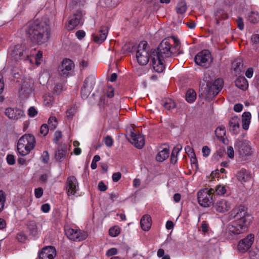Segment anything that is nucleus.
<instances>
[{
    "label": "nucleus",
    "instance_id": "obj_55",
    "mask_svg": "<svg viewBox=\"0 0 259 259\" xmlns=\"http://www.w3.org/2000/svg\"><path fill=\"white\" fill-rule=\"evenodd\" d=\"M34 193L35 197L37 198H39L42 196L43 194V190L41 188H36L35 189Z\"/></svg>",
    "mask_w": 259,
    "mask_h": 259
},
{
    "label": "nucleus",
    "instance_id": "obj_44",
    "mask_svg": "<svg viewBox=\"0 0 259 259\" xmlns=\"http://www.w3.org/2000/svg\"><path fill=\"white\" fill-rule=\"evenodd\" d=\"M49 128V127L47 124H44L40 128V133L43 136H46L48 133Z\"/></svg>",
    "mask_w": 259,
    "mask_h": 259
},
{
    "label": "nucleus",
    "instance_id": "obj_27",
    "mask_svg": "<svg viewBox=\"0 0 259 259\" xmlns=\"http://www.w3.org/2000/svg\"><path fill=\"white\" fill-rule=\"evenodd\" d=\"M33 90V81L32 79H28V80H24L22 87L21 90L27 94L32 92Z\"/></svg>",
    "mask_w": 259,
    "mask_h": 259
},
{
    "label": "nucleus",
    "instance_id": "obj_14",
    "mask_svg": "<svg viewBox=\"0 0 259 259\" xmlns=\"http://www.w3.org/2000/svg\"><path fill=\"white\" fill-rule=\"evenodd\" d=\"M82 18V12L80 10H77L76 13L69 17L68 22L66 25V28L68 30L74 29L81 22Z\"/></svg>",
    "mask_w": 259,
    "mask_h": 259
},
{
    "label": "nucleus",
    "instance_id": "obj_25",
    "mask_svg": "<svg viewBox=\"0 0 259 259\" xmlns=\"http://www.w3.org/2000/svg\"><path fill=\"white\" fill-rule=\"evenodd\" d=\"M22 47L18 45L11 48L9 52L15 59H22Z\"/></svg>",
    "mask_w": 259,
    "mask_h": 259
},
{
    "label": "nucleus",
    "instance_id": "obj_6",
    "mask_svg": "<svg viewBox=\"0 0 259 259\" xmlns=\"http://www.w3.org/2000/svg\"><path fill=\"white\" fill-rule=\"evenodd\" d=\"M151 57V51L146 41H142L138 45L136 52V58L138 63L141 65H145L149 61Z\"/></svg>",
    "mask_w": 259,
    "mask_h": 259
},
{
    "label": "nucleus",
    "instance_id": "obj_50",
    "mask_svg": "<svg viewBox=\"0 0 259 259\" xmlns=\"http://www.w3.org/2000/svg\"><path fill=\"white\" fill-rule=\"evenodd\" d=\"M202 152L203 156L205 157H207L210 154V149L207 146H203L202 149Z\"/></svg>",
    "mask_w": 259,
    "mask_h": 259
},
{
    "label": "nucleus",
    "instance_id": "obj_42",
    "mask_svg": "<svg viewBox=\"0 0 259 259\" xmlns=\"http://www.w3.org/2000/svg\"><path fill=\"white\" fill-rule=\"evenodd\" d=\"M249 255L250 259H259V250L257 248L252 249L249 251Z\"/></svg>",
    "mask_w": 259,
    "mask_h": 259
},
{
    "label": "nucleus",
    "instance_id": "obj_15",
    "mask_svg": "<svg viewBox=\"0 0 259 259\" xmlns=\"http://www.w3.org/2000/svg\"><path fill=\"white\" fill-rule=\"evenodd\" d=\"M254 241V235L249 234L245 238L241 240L237 245V250L239 252L244 253L251 247Z\"/></svg>",
    "mask_w": 259,
    "mask_h": 259
},
{
    "label": "nucleus",
    "instance_id": "obj_41",
    "mask_svg": "<svg viewBox=\"0 0 259 259\" xmlns=\"http://www.w3.org/2000/svg\"><path fill=\"white\" fill-rule=\"evenodd\" d=\"M120 229L117 226L111 228L109 230V234L112 237H116L120 233Z\"/></svg>",
    "mask_w": 259,
    "mask_h": 259
},
{
    "label": "nucleus",
    "instance_id": "obj_61",
    "mask_svg": "<svg viewBox=\"0 0 259 259\" xmlns=\"http://www.w3.org/2000/svg\"><path fill=\"white\" fill-rule=\"evenodd\" d=\"M107 96L109 98H112L114 96V89L112 87H110L108 88Z\"/></svg>",
    "mask_w": 259,
    "mask_h": 259
},
{
    "label": "nucleus",
    "instance_id": "obj_60",
    "mask_svg": "<svg viewBox=\"0 0 259 259\" xmlns=\"http://www.w3.org/2000/svg\"><path fill=\"white\" fill-rule=\"evenodd\" d=\"M41 209L44 212H48L50 209V205L48 203H45L41 205Z\"/></svg>",
    "mask_w": 259,
    "mask_h": 259
},
{
    "label": "nucleus",
    "instance_id": "obj_37",
    "mask_svg": "<svg viewBox=\"0 0 259 259\" xmlns=\"http://www.w3.org/2000/svg\"><path fill=\"white\" fill-rule=\"evenodd\" d=\"M215 134L218 138H223L226 135V130L225 127L222 125L217 127L215 131Z\"/></svg>",
    "mask_w": 259,
    "mask_h": 259
},
{
    "label": "nucleus",
    "instance_id": "obj_10",
    "mask_svg": "<svg viewBox=\"0 0 259 259\" xmlns=\"http://www.w3.org/2000/svg\"><path fill=\"white\" fill-rule=\"evenodd\" d=\"M65 233L70 240L74 241H82L88 237V234L86 232L80 230L69 228L65 231Z\"/></svg>",
    "mask_w": 259,
    "mask_h": 259
},
{
    "label": "nucleus",
    "instance_id": "obj_64",
    "mask_svg": "<svg viewBox=\"0 0 259 259\" xmlns=\"http://www.w3.org/2000/svg\"><path fill=\"white\" fill-rule=\"evenodd\" d=\"M243 109V106L240 104H235L234 106V110L235 111L239 112L242 111Z\"/></svg>",
    "mask_w": 259,
    "mask_h": 259
},
{
    "label": "nucleus",
    "instance_id": "obj_23",
    "mask_svg": "<svg viewBox=\"0 0 259 259\" xmlns=\"http://www.w3.org/2000/svg\"><path fill=\"white\" fill-rule=\"evenodd\" d=\"M237 178L238 181L242 183L249 181L251 178V175L248 171L241 169L237 172Z\"/></svg>",
    "mask_w": 259,
    "mask_h": 259
},
{
    "label": "nucleus",
    "instance_id": "obj_30",
    "mask_svg": "<svg viewBox=\"0 0 259 259\" xmlns=\"http://www.w3.org/2000/svg\"><path fill=\"white\" fill-rule=\"evenodd\" d=\"M196 98V93L193 89L188 90L186 94V100L189 103L193 102Z\"/></svg>",
    "mask_w": 259,
    "mask_h": 259
},
{
    "label": "nucleus",
    "instance_id": "obj_18",
    "mask_svg": "<svg viewBox=\"0 0 259 259\" xmlns=\"http://www.w3.org/2000/svg\"><path fill=\"white\" fill-rule=\"evenodd\" d=\"M56 255V250L53 246L44 247L38 253V259H54Z\"/></svg>",
    "mask_w": 259,
    "mask_h": 259
},
{
    "label": "nucleus",
    "instance_id": "obj_45",
    "mask_svg": "<svg viewBox=\"0 0 259 259\" xmlns=\"http://www.w3.org/2000/svg\"><path fill=\"white\" fill-rule=\"evenodd\" d=\"M104 143L107 147H111L113 144V140L111 136H107L104 138Z\"/></svg>",
    "mask_w": 259,
    "mask_h": 259
},
{
    "label": "nucleus",
    "instance_id": "obj_26",
    "mask_svg": "<svg viewBox=\"0 0 259 259\" xmlns=\"http://www.w3.org/2000/svg\"><path fill=\"white\" fill-rule=\"evenodd\" d=\"M239 121L240 118L237 116H234L229 120V126L234 134H237L239 132L240 127Z\"/></svg>",
    "mask_w": 259,
    "mask_h": 259
},
{
    "label": "nucleus",
    "instance_id": "obj_13",
    "mask_svg": "<svg viewBox=\"0 0 259 259\" xmlns=\"http://www.w3.org/2000/svg\"><path fill=\"white\" fill-rule=\"evenodd\" d=\"M239 152L242 156L250 155L253 152V149L251 146V143L249 141H238L236 143Z\"/></svg>",
    "mask_w": 259,
    "mask_h": 259
},
{
    "label": "nucleus",
    "instance_id": "obj_24",
    "mask_svg": "<svg viewBox=\"0 0 259 259\" xmlns=\"http://www.w3.org/2000/svg\"><path fill=\"white\" fill-rule=\"evenodd\" d=\"M142 229L144 231H148L152 225V220L150 216L148 214L144 215L140 221Z\"/></svg>",
    "mask_w": 259,
    "mask_h": 259
},
{
    "label": "nucleus",
    "instance_id": "obj_4",
    "mask_svg": "<svg viewBox=\"0 0 259 259\" xmlns=\"http://www.w3.org/2000/svg\"><path fill=\"white\" fill-rule=\"evenodd\" d=\"M230 220L234 219V221L250 224L252 222V217L247 212V208L243 205H239L234 207L229 212Z\"/></svg>",
    "mask_w": 259,
    "mask_h": 259
},
{
    "label": "nucleus",
    "instance_id": "obj_1",
    "mask_svg": "<svg viewBox=\"0 0 259 259\" xmlns=\"http://www.w3.org/2000/svg\"><path fill=\"white\" fill-rule=\"evenodd\" d=\"M180 40L175 36L163 39L156 50H151V60L154 70L161 73L164 69V60L183 54Z\"/></svg>",
    "mask_w": 259,
    "mask_h": 259
},
{
    "label": "nucleus",
    "instance_id": "obj_16",
    "mask_svg": "<svg viewBox=\"0 0 259 259\" xmlns=\"http://www.w3.org/2000/svg\"><path fill=\"white\" fill-rule=\"evenodd\" d=\"M73 62L69 59L63 60L61 65L58 68L59 74L62 76H67L74 67Z\"/></svg>",
    "mask_w": 259,
    "mask_h": 259
},
{
    "label": "nucleus",
    "instance_id": "obj_20",
    "mask_svg": "<svg viewBox=\"0 0 259 259\" xmlns=\"http://www.w3.org/2000/svg\"><path fill=\"white\" fill-rule=\"evenodd\" d=\"M6 115L13 120H18L24 116V111L18 108H8L6 109Z\"/></svg>",
    "mask_w": 259,
    "mask_h": 259
},
{
    "label": "nucleus",
    "instance_id": "obj_28",
    "mask_svg": "<svg viewBox=\"0 0 259 259\" xmlns=\"http://www.w3.org/2000/svg\"><path fill=\"white\" fill-rule=\"evenodd\" d=\"M235 85L238 88L243 91L246 90L248 87V82L244 77L237 78L235 80Z\"/></svg>",
    "mask_w": 259,
    "mask_h": 259
},
{
    "label": "nucleus",
    "instance_id": "obj_58",
    "mask_svg": "<svg viewBox=\"0 0 259 259\" xmlns=\"http://www.w3.org/2000/svg\"><path fill=\"white\" fill-rule=\"evenodd\" d=\"M237 23L238 25V27L239 28L240 30H243L244 28V23L243 21V19L239 17L237 20Z\"/></svg>",
    "mask_w": 259,
    "mask_h": 259
},
{
    "label": "nucleus",
    "instance_id": "obj_22",
    "mask_svg": "<svg viewBox=\"0 0 259 259\" xmlns=\"http://www.w3.org/2000/svg\"><path fill=\"white\" fill-rule=\"evenodd\" d=\"M35 49L32 47H22L21 53L22 60L28 61L30 64H32L33 61L31 58L35 55Z\"/></svg>",
    "mask_w": 259,
    "mask_h": 259
},
{
    "label": "nucleus",
    "instance_id": "obj_52",
    "mask_svg": "<svg viewBox=\"0 0 259 259\" xmlns=\"http://www.w3.org/2000/svg\"><path fill=\"white\" fill-rule=\"evenodd\" d=\"M227 154L229 158L231 159L234 158V152L232 147L229 146L227 148Z\"/></svg>",
    "mask_w": 259,
    "mask_h": 259
},
{
    "label": "nucleus",
    "instance_id": "obj_34",
    "mask_svg": "<svg viewBox=\"0 0 259 259\" xmlns=\"http://www.w3.org/2000/svg\"><path fill=\"white\" fill-rule=\"evenodd\" d=\"M66 154V148H58L55 153V158L57 160L64 158Z\"/></svg>",
    "mask_w": 259,
    "mask_h": 259
},
{
    "label": "nucleus",
    "instance_id": "obj_32",
    "mask_svg": "<svg viewBox=\"0 0 259 259\" xmlns=\"http://www.w3.org/2000/svg\"><path fill=\"white\" fill-rule=\"evenodd\" d=\"M162 105L167 110L174 109L176 107V104L171 99H166L162 101Z\"/></svg>",
    "mask_w": 259,
    "mask_h": 259
},
{
    "label": "nucleus",
    "instance_id": "obj_63",
    "mask_svg": "<svg viewBox=\"0 0 259 259\" xmlns=\"http://www.w3.org/2000/svg\"><path fill=\"white\" fill-rule=\"evenodd\" d=\"M250 122V120H247L246 119L242 120L243 128L245 130H247L249 127Z\"/></svg>",
    "mask_w": 259,
    "mask_h": 259
},
{
    "label": "nucleus",
    "instance_id": "obj_7",
    "mask_svg": "<svg viewBox=\"0 0 259 259\" xmlns=\"http://www.w3.org/2000/svg\"><path fill=\"white\" fill-rule=\"evenodd\" d=\"M214 190L213 188L203 189L197 193V199L199 204L204 207H209L213 204V195Z\"/></svg>",
    "mask_w": 259,
    "mask_h": 259
},
{
    "label": "nucleus",
    "instance_id": "obj_2",
    "mask_svg": "<svg viewBox=\"0 0 259 259\" xmlns=\"http://www.w3.org/2000/svg\"><path fill=\"white\" fill-rule=\"evenodd\" d=\"M26 32L31 40L38 45L47 42L50 38L49 27L44 22L34 21L29 22Z\"/></svg>",
    "mask_w": 259,
    "mask_h": 259
},
{
    "label": "nucleus",
    "instance_id": "obj_48",
    "mask_svg": "<svg viewBox=\"0 0 259 259\" xmlns=\"http://www.w3.org/2000/svg\"><path fill=\"white\" fill-rule=\"evenodd\" d=\"M35 64L38 66L40 64V60L42 57V53L41 51H38L36 54H35Z\"/></svg>",
    "mask_w": 259,
    "mask_h": 259
},
{
    "label": "nucleus",
    "instance_id": "obj_33",
    "mask_svg": "<svg viewBox=\"0 0 259 259\" xmlns=\"http://www.w3.org/2000/svg\"><path fill=\"white\" fill-rule=\"evenodd\" d=\"M54 101V98L51 94H47L44 96V104L46 106H52Z\"/></svg>",
    "mask_w": 259,
    "mask_h": 259
},
{
    "label": "nucleus",
    "instance_id": "obj_36",
    "mask_svg": "<svg viewBox=\"0 0 259 259\" xmlns=\"http://www.w3.org/2000/svg\"><path fill=\"white\" fill-rule=\"evenodd\" d=\"M232 64L234 71L237 72H241L243 69L242 61L240 59H236L234 60Z\"/></svg>",
    "mask_w": 259,
    "mask_h": 259
},
{
    "label": "nucleus",
    "instance_id": "obj_9",
    "mask_svg": "<svg viewBox=\"0 0 259 259\" xmlns=\"http://www.w3.org/2000/svg\"><path fill=\"white\" fill-rule=\"evenodd\" d=\"M195 61L199 66L206 68L209 67L212 61L210 52L204 50L198 53L195 57Z\"/></svg>",
    "mask_w": 259,
    "mask_h": 259
},
{
    "label": "nucleus",
    "instance_id": "obj_5",
    "mask_svg": "<svg viewBox=\"0 0 259 259\" xmlns=\"http://www.w3.org/2000/svg\"><path fill=\"white\" fill-rule=\"evenodd\" d=\"M224 81L222 78H218L212 82H207L203 91L205 98L208 100H212L222 89Z\"/></svg>",
    "mask_w": 259,
    "mask_h": 259
},
{
    "label": "nucleus",
    "instance_id": "obj_56",
    "mask_svg": "<svg viewBox=\"0 0 259 259\" xmlns=\"http://www.w3.org/2000/svg\"><path fill=\"white\" fill-rule=\"evenodd\" d=\"M61 132L60 131H56L54 134V141L55 143H57L58 141H59L61 139Z\"/></svg>",
    "mask_w": 259,
    "mask_h": 259
},
{
    "label": "nucleus",
    "instance_id": "obj_59",
    "mask_svg": "<svg viewBox=\"0 0 259 259\" xmlns=\"http://www.w3.org/2000/svg\"><path fill=\"white\" fill-rule=\"evenodd\" d=\"M75 35L78 39H81L85 36V33L83 30H78L76 32Z\"/></svg>",
    "mask_w": 259,
    "mask_h": 259
},
{
    "label": "nucleus",
    "instance_id": "obj_49",
    "mask_svg": "<svg viewBox=\"0 0 259 259\" xmlns=\"http://www.w3.org/2000/svg\"><path fill=\"white\" fill-rule=\"evenodd\" d=\"M28 115L31 117H33L37 114V111L34 107H31L28 109Z\"/></svg>",
    "mask_w": 259,
    "mask_h": 259
},
{
    "label": "nucleus",
    "instance_id": "obj_40",
    "mask_svg": "<svg viewBox=\"0 0 259 259\" xmlns=\"http://www.w3.org/2000/svg\"><path fill=\"white\" fill-rule=\"evenodd\" d=\"M214 190V193L218 195H223L226 193V187L224 185H218Z\"/></svg>",
    "mask_w": 259,
    "mask_h": 259
},
{
    "label": "nucleus",
    "instance_id": "obj_17",
    "mask_svg": "<svg viewBox=\"0 0 259 259\" xmlns=\"http://www.w3.org/2000/svg\"><path fill=\"white\" fill-rule=\"evenodd\" d=\"M128 141L136 148L141 149L145 145V139L143 136L140 134H137L133 131L130 133V138Z\"/></svg>",
    "mask_w": 259,
    "mask_h": 259
},
{
    "label": "nucleus",
    "instance_id": "obj_39",
    "mask_svg": "<svg viewBox=\"0 0 259 259\" xmlns=\"http://www.w3.org/2000/svg\"><path fill=\"white\" fill-rule=\"evenodd\" d=\"M49 127L51 130H54L57 126V120L55 117L51 116L48 121Z\"/></svg>",
    "mask_w": 259,
    "mask_h": 259
},
{
    "label": "nucleus",
    "instance_id": "obj_57",
    "mask_svg": "<svg viewBox=\"0 0 259 259\" xmlns=\"http://www.w3.org/2000/svg\"><path fill=\"white\" fill-rule=\"evenodd\" d=\"M7 160L8 163L10 165H13L15 163V160L13 155H8L7 156Z\"/></svg>",
    "mask_w": 259,
    "mask_h": 259
},
{
    "label": "nucleus",
    "instance_id": "obj_11",
    "mask_svg": "<svg viewBox=\"0 0 259 259\" xmlns=\"http://www.w3.org/2000/svg\"><path fill=\"white\" fill-rule=\"evenodd\" d=\"M95 84V78L94 76L87 77L81 90V96L82 98L85 99L90 94Z\"/></svg>",
    "mask_w": 259,
    "mask_h": 259
},
{
    "label": "nucleus",
    "instance_id": "obj_51",
    "mask_svg": "<svg viewBox=\"0 0 259 259\" xmlns=\"http://www.w3.org/2000/svg\"><path fill=\"white\" fill-rule=\"evenodd\" d=\"M121 177V174L119 172H115L112 175V178L114 182H118Z\"/></svg>",
    "mask_w": 259,
    "mask_h": 259
},
{
    "label": "nucleus",
    "instance_id": "obj_43",
    "mask_svg": "<svg viewBox=\"0 0 259 259\" xmlns=\"http://www.w3.org/2000/svg\"><path fill=\"white\" fill-rule=\"evenodd\" d=\"M5 201L6 196L5 193L3 191H0V212L4 209Z\"/></svg>",
    "mask_w": 259,
    "mask_h": 259
},
{
    "label": "nucleus",
    "instance_id": "obj_3",
    "mask_svg": "<svg viewBox=\"0 0 259 259\" xmlns=\"http://www.w3.org/2000/svg\"><path fill=\"white\" fill-rule=\"evenodd\" d=\"M36 145L35 137L31 134H27L22 136L17 143V151L21 156H26L34 149Z\"/></svg>",
    "mask_w": 259,
    "mask_h": 259
},
{
    "label": "nucleus",
    "instance_id": "obj_19",
    "mask_svg": "<svg viewBox=\"0 0 259 259\" xmlns=\"http://www.w3.org/2000/svg\"><path fill=\"white\" fill-rule=\"evenodd\" d=\"M108 29V26H102L98 32L92 34L94 41L99 44L104 42L107 37Z\"/></svg>",
    "mask_w": 259,
    "mask_h": 259
},
{
    "label": "nucleus",
    "instance_id": "obj_62",
    "mask_svg": "<svg viewBox=\"0 0 259 259\" xmlns=\"http://www.w3.org/2000/svg\"><path fill=\"white\" fill-rule=\"evenodd\" d=\"M251 41L254 44L259 42V34H255L252 35L251 37Z\"/></svg>",
    "mask_w": 259,
    "mask_h": 259
},
{
    "label": "nucleus",
    "instance_id": "obj_29",
    "mask_svg": "<svg viewBox=\"0 0 259 259\" xmlns=\"http://www.w3.org/2000/svg\"><path fill=\"white\" fill-rule=\"evenodd\" d=\"M169 156V150L167 148H164L159 151L156 156V159L159 162H162L166 159Z\"/></svg>",
    "mask_w": 259,
    "mask_h": 259
},
{
    "label": "nucleus",
    "instance_id": "obj_46",
    "mask_svg": "<svg viewBox=\"0 0 259 259\" xmlns=\"http://www.w3.org/2000/svg\"><path fill=\"white\" fill-rule=\"evenodd\" d=\"M41 160L44 163H47L49 160V154L47 151H45L42 152L41 156Z\"/></svg>",
    "mask_w": 259,
    "mask_h": 259
},
{
    "label": "nucleus",
    "instance_id": "obj_8",
    "mask_svg": "<svg viewBox=\"0 0 259 259\" xmlns=\"http://www.w3.org/2000/svg\"><path fill=\"white\" fill-rule=\"evenodd\" d=\"M249 225V224L234 221L228 226V235L232 238H235L238 235L245 232Z\"/></svg>",
    "mask_w": 259,
    "mask_h": 259
},
{
    "label": "nucleus",
    "instance_id": "obj_47",
    "mask_svg": "<svg viewBox=\"0 0 259 259\" xmlns=\"http://www.w3.org/2000/svg\"><path fill=\"white\" fill-rule=\"evenodd\" d=\"M250 22L255 23L259 21V16L257 14L252 13L249 18Z\"/></svg>",
    "mask_w": 259,
    "mask_h": 259
},
{
    "label": "nucleus",
    "instance_id": "obj_35",
    "mask_svg": "<svg viewBox=\"0 0 259 259\" xmlns=\"http://www.w3.org/2000/svg\"><path fill=\"white\" fill-rule=\"evenodd\" d=\"M27 226L30 233L33 236H35L37 234V227L35 222L30 221L28 223Z\"/></svg>",
    "mask_w": 259,
    "mask_h": 259
},
{
    "label": "nucleus",
    "instance_id": "obj_31",
    "mask_svg": "<svg viewBox=\"0 0 259 259\" xmlns=\"http://www.w3.org/2000/svg\"><path fill=\"white\" fill-rule=\"evenodd\" d=\"M182 148V147L180 145H178L174 148L170 157V161L172 163L175 164L177 161L178 154Z\"/></svg>",
    "mask_w": 259,
    "mask_h": 259
},
{
    "label": "nucleus",
    "instance_id": "obj_53",
    "mask_svg": "<svg viewBox=\"0 0 259 259\" xmlns=\"http://www.w3.org/2000/svg\"><path fill=\"white\" fill-rule=\"evenodd\" d=\"M98 189L100 191L104 192L107 189V186L104 184L103 181H101L98 184Z\"/></svg>",
    "mask_w": 259,
    "mask_h": 259
},
{
    "label": "nucleus",
    "instance_id": "obj_12",
    "mask_svg": "<svg viewBox=\"0 0 259 259\" xmlns=\"http://www.w3.org/2000/svg\"><path fill=\"white\" fill-rule=\"evenodd\" d=\"M65 188L68 196L74 195L78 190V183L76 178L73 176L67 178Z\"/></svg>",
    "mask_w": 259,
    "mask_h": 259
},
{
    "label": "nucleus",
    "instance_id": "obj_38",
    "mask_svg": "<svg viewBox=\"0 0 259 259\" xmlns=\"http://www.w3.org/2000/svg\"><path fill=\"white\" fill-rule=\"evenodd\" d=\"M187 10V6L184 2H181L178 3L176 7L177 13L182 14L184 13Z\"/></svg>",
    "mask_w": 259,
    "mask_h": 259
},
{
    "label": "nucleus",
    "instance_id": "obj_54",
    "mask_svg": "<svg viewBox=\"0 0 259 259\" xmlns=\"http://www.w3.org/2000/svg\"><path fill=\"white\" fill-rule=\"evenodd\" d=\"M117 253V250L115 248H111L108 249L106 252V255L108 256H112L116 254Z\"/></svg>",
    "mask_w": 259,
    "mask_h": 259
},
{
    "label": "nucleus",
    "instance_id": "obj_21",
    "mask_svg": "<svg viewBox=\"0 0 259 259\" xmlns=\"http://www.w3.org/2000/svg\"><path fill=\"white\" fill-rule=\"evenodd\" d=\"M214 207L218 212L225 213L231 208V203L226 199H222L215 203Z\"/></svg>",
    "mask_w": 259,
    "mask_h": 259
}]
</instances>
